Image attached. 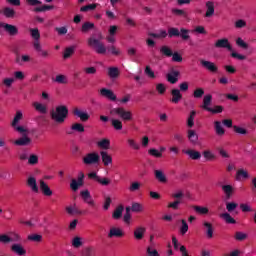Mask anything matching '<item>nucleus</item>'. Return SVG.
Segmentation results:
<instances>
[{
    "label": "nucleus",
    "mask_w": 256,
    "mask_h": 256,
    "mask_svg": "<svg viewBox=\"0 0 256 256\" xmlns=\"http://www.w3.org/2000/svg\"><path fill=\"white\" fill-rule=\"evenodd\" d=\"M18 131L21 137L19 139H16L15 145L19 146L30 145L32 142L31 137L38 139V137H40V135L42 134L37 129H18Z\"/></svg>",
    "instance_id": "nucleus-1"
},
{
    "label": "nucleus",
    "mask_w": 256,
    "mask_h": 256,
    "mask_svg": "<svg viewBox=\"0 0 256 256\" xmlns=\"http://www.w3.org/2000/svg\"><path fill=\"white\" fill-rule=\"evenodd\" d=\"M69 115V109L66 105H58L55 109L50 111L52 121L58 124L65 123Z\"/></svg>",
    "instance_id": "nucleus-2"
},
{
    "label": "nucleus",
    "mask_w": 256,
    "mask_h": 256,
    "mask_svg": "<svg viewBox=\"0 0 256 256\" xmlns=\"http://www.w3.org/2000/svg\"><path fill=\"white\" fill-rule=\"evenodd\" d=\"M103 35L102 33H98V39L96 37H89L88 38V45L92 47L96 53L99 55H105L107 53V47L102 42Z\"/></svg>",
    "instance_id": "nucleus-3"
},
{
    "label": "nucleus",
    "mask_w": 256,
    "mask_h": 256,
    "mask_svg": "<svg viewBox=\"0 0 256 256\" xmlns=\"http://www.w3.org/2000/svg\"><path fill=\"white\" fill-rule=\"evenodd\" d=\"M168 37H181L184 41H188L190 39V29H185V27H169L168 29Z\"/></svg>",
    "instance_id": "nucleus-4"
},
{
    "label": "nucleus",
    "mask_w": 256,
    "mask_h": 256,
    "mask_svg": "<svg viewBox=\"0 0 256 256\" xmlns=\"http://www.w3.org/2000/svg\"><path fill=\"white\" fill-rule=\"evenodd\" d=\"M172 197L174 201L168 203V208L177 210L179 209V205L183 203V197H185V193L182 189H179L178 191H176V193H172Z\"/></svg>",
    "instance_id": "nucleus-5"
},
{
    "label": "nucleus",
    "mask_w": 256,
    "mask_h": 256,
    "mask_svg": "<svg viewBox=\"0 0 256 256\" xmlns=\"http://www.w3.org/2000/svg\"><path fill=\"white\" fill-rule=\"evenodd\" d=\"M101 161V157L97 151H93L92 153H86L84 157H82V162L84 165H97Z\"/></svg>",
    "instance_id": "nucleus-6"
},
{
    "label": "nucleus",
    "mask_w": 256,
    "mask_h": 256,
    "mask_svg": "<svg viewBox=\"0 0 256 256\" xmlns=\"http://www.w3.org/2000/svg\"><path fill=\"white\" fill-rule=\"evenodd\" d=\"M111 113L118 115V117L123 121H131L133 119V113L131 111H127L124 107H115L112 109Z\"/></svg>",
    "instance_id": "nucleus-7"
},
{
    "label": "nucleus",
    "mask_w": 256,
    "mask_h": 256,
    "mask_svg": "<svg viewBox=\"0 0 256 256\" xmlns=\"http://www.w3.org/2000/svg\"><path fill=\"white\" fill-rule=\"evenodd\" d=\"M85 183V173L83 171H80L78 173V178L77 179H72L70 182V189L72 191H78L80 187H83Z\"/></svg>",
    "instance_id": "nucleus-8"
},
{
    "label": "nucleus",
    "mask_w": 256,
    "mask_h": 256,
    "mask_svg": "<svg viewBox=\"0 0 256 256\" xmlns=\"http://www.w3.org/2000/svg\"><path fill=\"white\" fill-rule=\"evenodd\" d=\"M32 38L34 39L33 47L35 51L39 53V51H42V45L40 43L41 39V33L38 28L30 29Z\"/></svg>",
    "instance_id": "nucleus-9"
},
{
    "label": "nucleus",
    "mask_w": 256,
    "mask_h": 256,
    "mask_svg": "<svg viewBox=\"0 0 256 256\" xmlns=\"http://www.w3.org/2000/svg\"><path fill=\"white\" fill-rule=\"evenodd\" d=\"M26 3L28 5H32L34 8V11L36 13L44 12V11H50L51 9H54V5H42L41 7H36L37 5H41V1L39 0H26Z\"/></svg>",
    "instance_id": "nucleus-10"
},
{
    "label": "nucleus",
    "mask_w": 256,
    "mask_h": 256,
    "mask_svg": "<svg viewBox=\"0 0 256 256\" xmlns=\"http://www.w3.org/2000/svg\"><path fill=\"white\" fill-rule=\"evenodd\" d=\"M88 179H92L97 183H100V185L104 186L110 185L111 183V179H109L108 177H100V175H98L96 171L88 173Z\"/></svg>",
    "instance_id": "nucleus-11"
},
{
    "label": "nucleus",
    "mask_w": 256,
    "mask_h": 256,
    "mask_svg": "<svg viewBox=\"0 0 256 256\" xmlns=\"http://www.w3.org/2000/svg\"><path fill=\"white\" fill-rule=\"evenodd\" d=\"M200 64L204 69L210 71V73H217L219 71L218 66L213 61H207L206 59H200Z\"/></svg>",
    "instance_id": "nucleus-12"
},
{
    "label": "nucleus",
    "mask_w": 256,
    "mask_h": 256,
    "mask_svg": "<svg viewBox=\"0 0 256 256\" xmlns=\"http://www.w3.org/2000/svg\"><path fill=\"white\" fill-rule=\"evenodd\" d=\"M215 47L218 49H228V51H233V47L229 41V39H218L215 43Z\"/></svg>",
    "instance_id": "nucleus-13"
},
{
    "label": "nucleus",
    "mask_w": 256,
    "mask_h": 256,
    "mask_svg": "<svg viewBox=\"0 0 256 256\" xmlns=\"http://www.w3.org/2000/svg\"><path fill=\"white\" fill-rule=\"evenodd\" d=\"M72 113L75 117H79L81 121H88L90 119L89 113H87V111H82L79 107H74Z\"/></svg>",
    "instance_id": "nucleus-14"
},
{
    "label": "nucleus",
    "mask_w": 256,
    "mask_h": 256,
    "mask_svg": "<svg viewBox=\"0 0 256 256\" xmlns=\"http://www.w3.org/2000/svg\"><path fill=\"white\" fill-rule=\"evenodd\" d=\"M100 95H102V97H106V99H109L110 101H117V95L112 91V89L103 87L100 89Z\"/></svg>",
    "instance_id": "nucleus-15"
},
{
    "label": "nucleus",
    "mask_w": 256,
    "mask_h": 256,
    "mask_svg": "<svg viewBox=\"0 0 256 256\" xmlns=\"http://www.w3.org/2000/svg\"><path fill=\"white\" fill-rule=\"evenodd\" d=\"M180 71H177L176 69H171L170 73L166 75V79L169 83H172L174 85L179 81Z\"/></svg>",
    "instance_id": "nucleus-16"
},
{
    "label": "nucleus",
    "mask_w": 256,
    "mask_h": 256,
    "mask_svg": "<svg viewBox=\"0 0 256 256\" xmlns=\"http://www.w3.org/2000/svg\"><path fill=\"white\" fill-rule=\"evenodd\" d=\"M40 191L46 197H51L53 195L51 187H49L48 183H46V181L43 179H40Z\"/></svg>",
    "instance_id": "nucleus-17"
},
{
    "label": "nucleus",
    "mask_w": 256,
    "mask_h": 256,
    "mask_svg": "<svg viewBox=\"0 0 256 256\" xmlns=\"http://www.w3.org/2000/svg\"><path fill=\"white\" fill-rule=\"evenodd\" d=\"M2 27H4V30L11 36L18 35L19 29L16 27V25H11L10 23H2Z\"/></svg>",
    "instance_id": "nucleus-18"
},
{
    "label": "nucleus",
    "mask_w": 256,
    "mask_h": 256,
    "mask_svg": "<svg viewBox=\"0 0 256 256\" xmlns=\"http://www.w3.org/2000/svg\"><path fill=\"white\" fill-rule=\"evenodd\" d=\"M212 99L213 97L210 93L208 95H204L203 105H202V108L205 109L206 111H210V113H213V108L210 107L212 103Z\"/></svg>",
    "instance_id": "nucleus-19"
},
{
    "label": "nucleus",
    "mask_w": 256,
    "mask_h": 256,
    "mask_svg": "<svg viewBox=\"0 0 256 256\" xmlns=\"http://www.w3.org/2000/svg\"><path fill=\"white\" fill-rule=\"evenodd\" d=\"M170 93L172 95V99H170L171 103L177 104L179 101H181V99H183L181 89H172Z\"/></svg>",
    "instance_id": "nucleus-20"
},
{
    "label": "nucleus",
    "mask_w": 256,
    "mask_h": 256,
    "mask_svg": "<svg viewBox=\"0 0 256 256\" xmlns=\"http://www.w3.org/2000/svg\"><path fill=\"white\" fill-rule=\"evenodd\" d=\"M26 184L28 185V187H30V189H32L34 193H39V187L37 185L36 177H33V176L28 177Z\"/></svg>",
    "instance_id": "nucleus-21"
},
{
    "label": "nucleus",
    "mask_w": 256,
    "mask_h": 256,
    "mask_svg": "<svg viewBox=\"0 0 256 256\" xmlns=\"http://www.w3.org/2000/svg\"><path fill=\"white\" fill-rule=\"evenodd\" d=\"M108 237H124V231L120 227H111L108 233Z\"/></svg>",
    "instance_id": "nucleus-22"
},
{
    "label": "nucleus",
    "mask_w": 256,
    "mask_h": 256,
    "mask_svg": "<svg viewBox=\"0 0 256 256\" xmlns=\"http://www.w3.org/2000/svg\"><path fill=\"white\" fill-rule=\"evenodd\" d=\"M100 156L102 157V163H104V166L107 167L113 163V157L109 155L108 151H100Z\"/></svg>",
    "instance_id": "nucleus-23"
},
{
    "label": "nucleus",
    "mask_w": 256,
    "mask_h": 256,
    "mask_svg": "<svg viewBox=\"0 0 256 256\" xmlns=\"http://www.w3.org/2000/svg\"><path fill=\"white\" fill-rule=\"evenodd\" d=\"M11 249L14 253H16V255H26L27 253L26 249H24L23 245L20 243H14Z\"/></svg>",
    "instance_id": "nucleus-24"
},
{
    "label": "nucleus",
    "mask_w": 256,
    "mask_h": 256,
    "mask_svg": "<svg viewBox=\"0 0 256 256\" xmlns=\"http://www.w3.org/2000/svg\"><path fill=\"white\" fill-rule=\"evenodd\" d=\"M0 13H2L4 17H7L9 19H12L16 15V11L15 9H13V7H4V9L0 11Z\"/></svg>",
    "instance_id": "nucleus-25"
},
{
    "label": "nucleus",
    "mask_w": 256,
    "mask_h": 256,
    "mask_svg": "<svg viewBox=\"0 0 256 256\" xmlns=\"http://www.w3.org/2000/svg\"><path fill=\"white\" fill-rule=\"evenodd\" d=\"M203 226L206 230V235L209 239H212L213 234H214V227L212 225V223H210L209 221H204Z\"/></svg>",
    "instance_id": "nucleus-26"
},
{
    "label": "nucleus",
    "mask_w": 256,
    "mask_h": 256,
    "mask_svg": "<svg viewBox=\"0 0 256 256\" xmlns=\"http://www.w3.org/2000/svg\"><path fill=\"white\" fill-rule=\"evenodd\" d=\"M146 233V227H136L134 230V238L137 240H141L144 238V235Z\"/></svg>",
    "instance_id": "nucleus-27"
},
{
    "label": "nucleus",
    "mask_w": 256,
    "mask_h": 256,
    "mask_svg": "<svg viewBox=\"0 0 256 256\" xmlns=\"http://www.w3.org/2000/svg\"><path fill=\"white\" fill-rule=\"evenodd\" d=\"M206 8V17H212L215 13V3H213V1H207Z\"/></svg>",
    "instance_id": "nucleus-28"
},
{
    "label": "nucleus",
    "mask_w": 256,
    "mask_h": 256,
    "mask_svg": "<svg viewBox=\"0 0 256 256\" xmlns=\"http://www.w3.org/2000/svg\"><path fill=\"white\" fill-rule=\"evenodd\" d=\"M222 191H224L226 199H231L234 193L233 185H222Z\"/></svg>",
    "instance_id": "nucleus-29"
},
{
    "label": "nucleus",
    "mask_w": 256,
    "mask_h": 256,
    "mask_svg": "<svg viewBox=\"0 0 256 256\" xmlns=\"http://www.w3.org/2000/svg\"><path fill=\"white\" fill-rule=\"evenodd\" d=\"M154 175H155L156 179H158V181H160V183H167V177L161 169H156L154 171Z\"/></svg>",
    "instance_id": "nucleus-30"
},
{
    "label": "nucleus",
    "mask_w": 256,
    "mask_h": 256,
    "mask_svg": "<svg viewBox=\"0 0 256 256\" xmlns=\"http://www.w3.org/2000/svg\"><path fill=\"white\" fill-rule=\"evenodd\" d=\"M185 153L190 157V159H194V160L201 159L200 151H195V149H187Z\"/></svg>",
    "instance_id": "nucleus-31"
},
{
    "label": "nucleus",
    "mask_w": 256,
    "mask_h": 256,
    "mask_svg": "<svg viewBox=\"0 0 256 256\" xmlns=\"http://www.w3.org/2000/svg\"><path fill=\"white\" fill-rule=\"evenodd\" d=\"M66 212L69 215H83L85 213V211H81L76 206L72 207L71 205L66 207Z\"/></svg>",
    "instance_id": "nucleus-32"
},
{
    "label": "nucleus",
    "mask_w": 256,
    "mask_h": 256,
    "mask_svg": "<svg viewBox=\"0 0 256 256\" xmlns=\"http://www.w3.org/2000/svg\"><path fill=\"white\" fill-rule=\"evenodd\" d=\"M160 53L165 57H173V51L168 45H162V47H160Z\"/></svg>",
    "instance_id": "nucleus-33"
},
{
    "label": "nucleus",
    "mask_w": 256,
    "mask_h": 256,
    "mask_svg": "<svg viewBox=\"0 0 256 256\" xmlns=\"http://www.w3.org/2000/svg\"><path fill=\"white\" fill-rule=\"evenodd\" d=\"M120 71L118 67H108V76L112 79L119 77Z\"/></svg>",
    "instance_id": "nucleus-34"
},
{
    "label": "nucleus",
    "mask_w": 256,
    "mask_h": 256,
    "mask_svg": "<svg viewBox=\"0 0 256 256\" xmlns=\"http://www.w3.org/2000/svg\"><path fill=\"white\" fill-rule=\"evenodd\" d=\"M193 209L199 215H208L209 213L208 207H202L201 205H193Z\"/></svg>",
    "instance_id": "nucleus-35"
},
{
    "label": "nucleus",
    "mask_w": 256,
    "mask_h": 256,
    "mask_svg": "<svg viewBox=\"0 0 256 256\" xmlns=\"http://www.w3.org/2000/svg\"><path fill=\"white\" fill-rule=\"evenodd\" d=\"M124 207L123 205H118L116 209H114V213H112L113 219H121L123 215Z\"/></svg>",
    "instance_id": "nucleus-36"
},
{
    "label": "nucleus",
    "mask_w": 256,
    "mask_h": 256,
    "mask_svg": "<svg viewBox=\"0 0 256 256\" xmlns=\"http://www.w3.org/2000/svg\"><path fill=\"white\" fill-rule=\"evenodd\" d=\"M188 139L191 143H197L199 137L198 133L194 129H189L188 130Z\"/></svg>",
    "instance_id": "nucleus-37"
},
{
    "label": "nucleus",
    "mask_w": 256,
    "mask_h": 256,
    "mask_svg": "<svg viewBox=\"0 0 256 256\" xmlns=\"http://www.w3.org/2000/svg\"><path fill=\"white\" fill-rule=\"evenodd\" d=\"M248 177H249L248 171H245V169H238L236 173L237 181H241V179H248Z\"/></svg>",
    "instance_id": "nucleus-38"
},
{
    "label": "nucleus",
    "mask_w": 256,
    "mask_h": 256,
    "mask_svg": "<svg viewBox=\"0 0 256 256\" xmlns=\"http://www.w3.org/2000/svg\"><path fill=\"white\" fill-rule=\"evenodd\" d=\"M231 212L229 213H222L220 215V217H222V219H224V221L226 223H230V224H235L236 223V219H234V217H232V215H230Z\"/></svg>",
    "instance_id": "nucleus-39"
},
{
    "label": "nucleus",
    "mask_w": 256,
    "mask_h": 256,
    "mask_svg": "<svg viewBox=\"0 0 256 256\" xmlns=\"http://www.w3.org/2000/svg\"><path fill=\"white\" fill-rule=\"evenodd\" d=\"M21 119H23L22 111H16V114H15L14 119L12 121V127L16 128L19 121H21Z\"/></svg>",
    "instance_id": "nucleus-40"
},
{
    "label": "nucleus",
    "mask_w": 256,
    "mask_h": 256,
    "mask_svg": "<svg viewBox=\"0 0 256 256\" xmlns=\"http://www.w3.org/2000/svg\"><path fill=\"white\" fill-rule=\"evenodd\" d=\"M94 27H95V23L86 21L85 23H83L81 31L82 33H88V31H90L91 29H94Z\"/></svg>",
    "instance_id": "nucleus-41"
},
{
    "label": "nucleus",
    "mask_w": 256,
    "mask_h": 256,
    "mask_svg": "<svg viewBox=\"0 0 256 256\" xmlns=\"http://www.w3.org/2000/svg\"><path fill=\"white\" fill-rule=\"evenodd\" d=\"M39 163V155L31 153L28 157V165H37Z\"/></svg>",
    "instance_id": "nucleus-42"
},
{
    "label": "nucleus",
    "mask_w": 256,
    "mask_h": 256,
    "mask_svg": "<svg viewBox=\"0 0 256 256\" xmlns=\"http://www.w3.org/2000/svg\"><path fill=\"white\" fill-rule=\"evenodd\" d=\"M75 53V46H71V47H66V49L64 50V59H69L71 57V55H73Z\"/></svg>",
    "instance_id": "nucleus-43"
},
{
    "label": "nucleus",
    "mask_w": 256,
    "mask_h": 256,
    "mask_svg": "<svg viewBox=\"0 0 256 256\" xmlns=\"http://www.w3.org/2000/svg\"><path fill=\"white\" fill-rule=\"evenodd\" d=\"M83 245V239L82 237L76 236L72 239V246L78 249L79 247H82Z\"/></svg>",
    "instance_id": "nucleus-44"
},
{
    "label": "nucleus",
    "mask_w": 256,
    "mask_h": 256,
    "mask_svg": "<svg viewBox=\"0 0 256 256\" xmlns=\"http://www.w3.org/2000/svg\"><path fill=\"white\" fill-rule=\"evenodd\" d=\"M43 239V235H39L38 233H32V235H28L29 241H35L36 243H40Z\"/></svg>",
    "instance_id": "nucleus-45"
},
{
    "label": "nucleus",
    "mask_w": 256,
    "mask_h": 256,
    "mask_svg": "<svg viewBox=\"0 0 256 256\" xmlns=\"http://www.w3.org/2000/svg\"><path fill=\"white\" fill-rule=\"evenodd\" d=\"M247 237H248L247 233H243V231H236L234 235V239H236V241H245Z\"/></svg>",
    "instance_id": "nucleus-46"
},
{
    "label": "nucleus",
    "mask_w": 256,
    "mask_h": 256,
    "mask_svg": "<svg viewBox=\"0 0 256 256\" xmlns=\"http://www.w3.org/2000/svg\"><path fill=\"white\" fill-rule=\"evenodd\" d=\"M110 145V139H102L101 141H98V147L101 149H109Z\"/></svg>",
    "instance_id": "nucleus-47"
},
{
    "label": "nucleus",
    "mask_w": 256,
    "mask_h": 256,
    "mask_svg": "<svg viewBox=\"0 0 256 256\" xmlns=\"http://www.w3.org/2000/svg\"><path fill=\"white\" fill-rule=\"evenodd\" d=\"M181 227H180V233L181 235H185V233H187L189 231V225L186 221V219H181Z\"/></svg>",
    "instance_id": "nucleus-48"
},
{
    "label": "nucleus",
    "mask_w": 256,
    "mask_h": 256,
    "mask_svg": "<svg viewBox=\"0 0 256 256\" xmlns=\"http://www.w3.org/2000/svg\"><path fill=\"white\" fill-rule=\"evenodd\" d=\"M194 98L196 99H201V97H203V95H205V91L203 89V87H198L196 89H194Z\"/></svg>",
    "instance_id": "nucleus-49"
},
{
    "label": "nucleus",
    "mask_w": 256,
    "mask_h": 256,
    "mask_svg": "<svg viewBox=\"0 0 256 256\" xmlns=\"http://www.w3.org/2000/svg\"><path fill=\"white\" fill-rule=\"evenodd\" d=\"M168 33L165 30L160 31V33H149L150 37H154V39H161L167 37Z\"/></svg>",
    "instance_id": "nucleus-50"
},
{
    "label": "nucleus",
    "mask_w": 256,
    "mask_h": 256,
    "mask_svg": "<svg viewBox=\"0 0 256 256\" xmlns=\"http://www.w3.org/2000/svg\"><path fill=\"white\" fill-rule=\"evenodd\" d=\"M34 107L36 111H40V113H47V107L46 105H43V103H34Z\"/></svg>",
    "instance_id": "nucleus-51"
},
{
    "label": "nucleus",
    "mask_w": 256,
    "mask_h": 256,
    "mask_svg": "<svg viewBox=\"0 0 256 256\" xmlns=\"http://www.w3.org/2000/svg\"><path fill=\"white\" fill-rule=\"evenodd\" d=\"M236 45H238V47H241L242 49L249 48L248 43H246V41H244V39H242V37H238V39H236Z\"/></svg>",
    "instance_id": "nucleus-52"
},
{
    "label": "nucleus",
    "mask_w": 256,
    "mask_h": 256,
    "mask_svg": "<svg viewBox=\"0 0 256 256\" xmlns=\"http://www.w3.org/2000/svg\"><path fill=\"white\" fill-rule=\"evenodd\" d=\"M203 155L207 161H212L213 159H216V155H214V153L209 150L203 151Z\"/></svg>",
    "instance_id": "nucleus-53"
},
{
    "label": "nucleus",
    "mask_w": 256,
    "mask_h": 256,
    "mask_svg": "<svg viewBox=\"0 0 256 256\" xmlns=\"http://www.w3.org/2000/svg\"><path fill=\"white\" fill-rule=\"evenodd\" d=\"M96 7H97L96 3H92L89 5H84L83 7H80V11H82V12L92 11V10L96 9Z\"/></svg>",
    "instance_id": "nucleus-54"
},
{
    "label": "nucleus",
    "mask_w": 256,
    "mask_h": 256,
    "mask_svg": "<svg viewBox=\"0 0 256 256\" xmlns=\"http://www.w3.org/2000/svg\"><path fill=\"white\" fill-rule=\"evenodd\" d=\"M131 221V207H126V213H124V222L130 223Z\"/></svg>",
    "instance_id": "nucleus-55"
},
{
    "label": "nucleus",
    "mask_w": 256,
    "mask_h": 256,
    "mask_svg": "<svg viewBox=\"0 0 256 256\" xmlns=\"http://www.w3.org/2000/svg\"><path fill=\"white\" fill-rule=\"evenodd\" d=\"M128 145L132 147V149L139 150L141 145L135 141V139H128Z\"/></svg>",
    "instance_id": "nucleus-56"
},
{
    "label": "nucleus",
    "mask_w": 256,
    "mask_h": 256,
    "mask_svg": "<svg viewBox=\"0 0 256 256\" xmlns=\"http://www.w3.org/2000/svg\"><path fill=\"white\" fill-rule=\"evenodd\" d=\"M132 211L135 213H140L143 211V205H141V203H132Z\"/></svg>",
    "instance_id": "nucleus-57"
},
{
    "label": "nucleus",
    "mask_w": 256,
    "mask_h": 256,
    "mask_svg": "<svg viewBox=\"0 0 256 256\" xmlns=\"http://www.w3.org/2000/svg\"><path fill=\"white\" fill-rule=\"evenodd\" d=\"M107 49L112 55H121L120 49H117L115 45H110Z\"/></svg>",
    "instance_id": "nucleus-58"
},
{
    "label": "nucleus",
    "mask_w": 256,
    "mask_h": 256,
    "mask_svg": "<svg viewBox=\"0 0 256 256\" xmlns=\"http://www.w3.org/2000/svg\"><path fill=\"white\" fill-rule=\"evenodd\" d=\"M112 125L114 129H122L123 128V123L120 121V119H112Z\"/></svg>",
    "instance_id": "nucleus-59"
},
{
    "label": "nucleus",
    "mask_w": 256,
    "mask_h": 256,
    "mask_svg": "<svg viewBox=\"0 0 256 256\" xmlns=\"http://www.w3.org/2000/svg\"><path fill=\"white\" fill-rule=\"evenodd\" d=\"M172 61H176L177 63H181L183 61L182 55L176 51L175 53H172Z\"/></svg>",
    "instance_id": "nucleus-60"
},
{
    "label": "nucleus",
    "mask_w": 256,
    "mask_h": 256,
    "mask_svg": "<svg viewBox=\"0 0 256 256\" xmlns=\"http://www.w3.org/2000/svg\"><path fill=\"white\" fill-rule=\"evenodd\" d=\"M195 115H196V111H191L190 112V116L188 117V122H187L188 127H193Z\"/></svg>",
    "instance_id": "nucleus-61"
},
{
    "label": "nucleus",
    "mask_w": 256,
    "mask_h": 256,
    "mask_svg": "<svg viewBox=\"0 0 256 256\" xmlns=\"http://www.w3.org/2000/svg\"><path fill=\"white\" fill-rule=\"evenodd\" d=\"M146 253L148 256H160L159 251L157 249H151V247H147Z\"/></svg>",
    "instance_id": "nucleus-62"
},
{
    "label": "nucleus",
    "mask_w": 256,
    "mask_h": 256,
    "mask_svg": "<svg viewBox=\"0 0 256 256\" xmlns=\"http://www.w3.org/2000/svg\"><path fill=\"white\" fill-rule=\"evenodd\" d=\"M141 187V183H139V181H134L133 183H131L130 185V191H138Z\"/></svg>",
    "instance_id": "nucleus-63"
},
{
    "label": "nucleus",
    "mask_w": 256,
    "mask_h": 256,
    "mask_svg": "<svg viewBox=\"0 0 256 256\" xmlns=\"http://www.w3.org/2000/svg\"><path fill=\"white\" fill-rule=\"evenodd\" d=\"M15 79L14 77H6V79H4L3 83L4 85H6V87H11L14 83Z\"/></svg>",
    "instance_id": "nucleus-64"
}]
</instances>
